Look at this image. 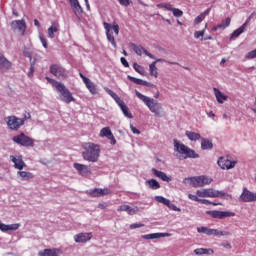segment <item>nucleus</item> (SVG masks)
<instances>
[{
	"label": "nucleus",
	"mask_w": 256,
	"mask_h": 256,
	"mask_svg": "<svg viewBox=\"0 0 256 256\" xmlns=\"http://www.w3.org/2000/svg\"><path fill=\"white\" fill-rule=\"evenodd\" d=\"M72 9H73L75 15H81V13H83V7H81V4L74 6Z\"/></svg>",
	"instance_id": "nucleus-50"
},
{
	"label": "nucleus",
	"mask_w": 256,
	"mask_h": 256,
	"mask_svg": "<svg viewBox=\"0 0 256 256\" xmlns=\"http://www.w3.org/2000/svg\"><path fill=\"white\" fill-rule=\"evenodd\" d=\"M73 167L76 169V171H78V174L81 175V177H87V175H91V169L85 164L74 163Z\"/></svg>",
	"instance_id": "nucleus-19"
},
{
	"label": "nucleus",
	"mask_w": 256,
	"mask_h": 256,
	"mask_svg": "<svg viewBox=\"0 0 256 256\" xmlns=\"http://www.w3.org/2000/svg\"><path fill=\"white\" fill-rule=\"evenodd\" d=\"M50 73L58 79H67V77H69V72L65 68L57 64H53L50 66Z\"/></svg>",
	"instance_id": "nucleus-9"
},
{
	"label": "nucleus",
	"mask_w": 256,
	"mask_h": 256,
	"mask_svg": "<svg viewBox=\"0 0 256 256\" xmlns=\"http://www.w3.org/2000/svg\"><path fill=\"white\" fill-rule=\"evenodd\" d=\"M201 149L202 151L213 149V141L211 139L201 138Z\"/></svg>",
	"instance_id": "nucleus-33"
},
{
	"label": "nucleus",
	"mask_w": 256,
	"mask_h": 256,
	"mask_svg": "<svg viewBox=\"0 0 256 256\" xmlns=\"http://www.w3.org/2000/svg\"><path fill=\"white\" fill-rule=\"evenodd\" d=\"M198 203H202L203 205H209V203H211V201H209L207 199H200Z\"/></svg>",
	"instance_id": "nucleus-64"
},
{
	"label": "nucleus",
	"mask_w": 256,
	"mask_h": 256,
	"mask_svg": "<svg viewBox=\"0 0 256 256\" xmlns=\"http://www.w3.org/2000/svg\"><path fill=\"white\" fill-rule=\"evenodd\" d=\"M151 172L155 177L161 179V181H165L166 183H171L173 179L171 176H168L165 172L157 170L156 168H152Z\"/></svg>",
	"instance_id": "nucleus-22"
},
{
	"label": "nucleus",
	"mask_w": 256,
	"mask_h": 256,
	"mask_svg": "<svg viewBox=\"0 0 256 256\" xmlns=\"http://www.w3.org/2000/svg\"><path fill=\"white\" fill-rule=\"evenodd\" d=\"M10 160L12 163H14V169H18V171H23L25 167H27V164H25V161H23L22 156H10Z\"/></svg>",
	"instance_id": "nucleus-17"
},
{
	"label": "nucleus",
	"mask_w": 256,
	"mask_h": 256,
	"mask_svg": "<svg viewBox=\"0 0 256 256\" xmlns=\"http://www.w3.org/2000/svg\"><path fill=\"white\" fill-rule=\"evenodd\" d=\"M118 107H120L124 117H127L128 119H133V115L129 111V107H127V104H125V102L123 100H121L118 103Z\"/></svg>",
	"instance_id": "nucleus-29"
},
{
	"label": "nucleus",
	"mask_w": 256,
	"mask_h": 256,
	"mask_svg": "<svg viewBox=\"0 0 256 256\" xmlns=\"http://www.w3.org/2000/svg\"><path fill=\"white\" fill-rule=\"evenodd\" d=\"M196 195L198 197H209V198H217L220 197L221 199H233V195L227 194L224 191L215 190L213 188H204L196 191Z\"/></svg>",
	"instance_id": "nucleus-5"
},
{
	"label": "nucleus",
	"mask_w": 256,
	"mask_h": 256,
	"mask_svg": "<svg viewBox=\"0 0 256 256\" xmlns=\"http://www.w3.org/2000/svg\"><path fill=\"white\" fill-rule=\"evenodd\" d=\"M144 87H155L151 82H147L145 80H142V84Z\"/></svg>",
	"instance_id": "nucleus-61"
},
{
	"label": "nucleus",
	"mask_w": 256,
	"mask_h": 256,
	"mask_svg": "<svg viewBox=\"0 0 256 256\" xmlns=\"http://www.w3.org/2000/svg\"><path fill=\"white\" fill-rule=\"evenodd\" d=\"M111 193V190L109 189H101V188H95L89 190V195L91 197H103V195H109Z\"/></svg>",
	"instance_id": "nucleus-24"
},
{
	"label": "nucleus",
	"mask_w": 256,
	"mask_h": 256,
	"mask_svg": "<svg viewBox=\"0 0 256 256\" xmlns=\"http://www.w3.org/2000/svg\"><path fill=\"white\" fill-rule=\"evenodd\" d=\"M101 156V146L93 142H85L82 144V157L84 161L89 163H97Z\"/></svg>",
	"instance_id": "nucleus-1"
},
{
	"label": "nucleus",
	"mask_w": 256,
	"mask_h": 256,
	"mask_svg": "<svg viewBox=\"0 0 256 256\" xmlns=\"http://www.w3.org/2000/svg\"><path fill=\"white\" fill-rule=\"evenodd\" d=\"M104 90L106 91V93H108V95H110V97H112V99H114V101L119 104L121 103V98H119V96L117 95V93H115L113 90L105 87Z\"/></svg>",
	"instance_id": "nucleus-38"
},
{
	"label": "nucleus",
	"mask_w": 256,
	"mask_h": 256,
	"mask_svg": "<svg viewBox=\"0 0 256 256\" xmlns=\"http://www.w3.org/2000/svg\"><path fill=\"white\" fill-rule=\"evenodd\" d=\"M93 234L91 233H79L74 235L75 243H87V241H91Z\"/></svg>",
	"instance_id": "nucleus-23"
},
{
	"label": "nucleus",
	"mask_w": 256,
	"mask_h": 256,
	"mask_svg": "<svg viewBox=\"0 0 256 256\" xmlns=\"http://www.w3.org/2000/svg\"><path fill=\"white\" fill-rule=\"evenodd\" d=\"M174 151L179 153L183 159H199V154L195 150L189 148L187 145L183 144L181 141L174 139Z\"/></svg>",
	"instance_id": "nucleus-3"
},
{
	"label": "nucleus",
	"mask_w": 256,
	"mask_h": 256,
	"mask_svg": "<svg viewBox=\"0 0 256 256\" xmlns=\"http://www.w3.org/2000/svg\"><path fill=\"white\" fill-rule=\"evenodd\" d=\"M70 3V7H72V9H74V7H77V5L79 4V0H68Z\"/></svg>",
	"instance_id": "nucleus-58"
},
{
	"label": "nucleus",
	"mask_w": 256,
	"mask_h": 256,
	"mask_svg": "<svg viewBox=\"0 0 256 256\" xmlns=\"http://www.w3.org/2000/svg\"><path fill=\"white\" fill-rule=\"evenodd\" d=\"M10 27L12 31H19L21 35H25V31L27 30V23L25 20H14L10 23Z\"/></svg>",
	"instance_id": "nucleus-13"
},
{
	"label": "nucleus",
	"mask_w": 256,
	"mask_h": 256,
	"mask_svg": "<svg viewBox=\"0 0 256 256\" xmlns=\"http://www.w3.org/2000/svg\"><path fill=\"white\" fill-rule=\"evenodd\" d=\"M135 95L140 99L141 102L148 107L149 111L155 115V117H163L165 112L163 111V106L161 103H158L157 100L148 97L144 94H141L138 90H135Z\"/></svg>",
	"instance_id": "nucleus-2"
},
{
	"label": "nucleus",
	"mask_w": 256,
	"mask_h": 256,
	"mask_svg": "<svg viewBox=\"0 0 256 256\" xmlns=\"http://www.w3.org/2000/svg\"><path fill=\"white\" fill-rule=\"evenodd\" d=\"M212 235H214V237H226L228 235H231V232L212 229Z\"/></svg>",
	"instance_id": "nucleus-40"
},
{
	"label": "nucleus",
	"mask_w": 256,
	"mask_h": 256,
	"mask_svg": "<svg viewBox=\"0 0 256 256\" xmlns=\"http://www.w3.org/2000/svg\"><path fill=\"white\" fill-rule=\"evenodd\" d=\"M39 39L42 43V46L44 47V49H47V39H45V37H43L42 34L39 35Z\"/></svg>",
	"instance_id": "nucleus-55"
},
{
	"label": "nucleus",
	"mask_w": 256,
	"mask_h": 256,
	"mask_svg": "<svg viewBox=\"0 0 256 256\" xmlns=\"http://www.w3.org/2000/svg\"><path fill=\"white\" fill-rule=\"evenodd\" d=\"M185 135L189 139V141H199L201 139V134L197 132L187 130L185 132Z\"/></svg>",
	"instance_id": "nucleus-35"
},
{
	"label": "nucleus",
	"mask_w": 256,
	"mask_h": 256,
	"mask_svg": "<svg viewBox=\"0 0 256 256\" xmlns=\"http://www.w3.org/2000/svg\"><path fill=\"white\" fill-rule=\"evenodd\" d=\"M127 79H129V81H132V83H135V85H142L143 83V79L135 78L131 75H128Z\"/></svg>",
	"instance_id": "nucleus-45"
},
{
	"label": "nucleus",
	"mask_w": 256,
	"mask_h": 256,
	"mask_svg": "<svg viewBox=\"0 0 256 256\" xmlns=\"http://www.w3.org/2000/svg\"><path fill=\"white\" fill-rule=\"evenodd\" d=\"M195 255H213L215 251L211 248H197L194 250Z\"/></svg>",
	"instance_id": "nucleus-36"
},
{
	"label": "nucleus",
	"mask_w": 256,
	"mask_h": 256,
	"mask_svg": "<svg viewBox=\"0 0 256 256\" xmlns=\"http://www.w3.org/2000/svg\"><path fill=\"white\" fill-rule=\"evenodd\" d=\"M154 63H168V65H179V63L177 62L167 61L163 58H157L156 61H154Z\"/></svg>",
	"instance_id": "nucleus-47"
},
{
	"label": "nucleus",
	"mask_w": 256,
	"mask_h": 256,
	"mask_svg": "<svg viewBox=\"0 0 256 256\" xmlns=\"http://www.w3.org/2000/svg\"><path fill=\"white\" fill-rule=\"evenodd\" d=\"M221 246L225 249H231V243H229V241L222 242Z\"/></svg>",
	"instance_id": "nucleus-60"
},
{
	"label": "nucleus",
	"mask_w": 256,
	"mask_h": 256,
	"mask_svg": "<svg viewBox=\"0 0 256 256\" xmlns=\"http://www.w3.org/2000/svg\"><path fill=\"white\" fill-rule=\"evenodd\" d=\"M203 35H205V29L202 31H196L194 32V37L195 39H199L200 37H203Z\"/></svg>",
	"instance_id": "nucleus-54"
},
{
	"label": "nucleus",
	"mask_w": 256,
	"mask_h": 256,
	"mask_svg": "<svg viewBox=\"0 0 256 256\" xmlns=\"http://www.w3.org/2000/svg\"><path fill=\"white\" fill-rule=\"evenodd\" d=\"M130 47L133 49L134 53H136V55H139L141 57V55H146L147 57H149L150 59H155V56L151 53H149L143 46L141 45H137L135 43H130Z\"/></svg>",
	"instance_id": "nucleus-16"
},
{
	"label": "nucleus",
	"mask_w": 256,
	"mask_h": 256,
	"mask_svg": "<svg viewBox=\"0 0 256 256\" xmlns=\"http://www.w3.org/2000/svg\"><path fill=\"white\" fill-rule=\"evenodd\" d=\"M141 227H145V224L143 223H134L130 225V229H139Z\"/></svg>",
	"instance_id": "nucleus-56"
},
{
	"label": "nucleus",
	"mask_w": 256,
	"mask_h": 256,
	"mask_svg": "<svg viewBox=\"0 0 256 256\" xmlns=\"http://www.w3.org/2000/svg\"><path fill=\"white\" fill-rule=\"evenodd\" d=\"M155 201H157V203H161L162 205H168L169 204V199L163 197V196H155L154 197Z\"/></svg>",
	"instance_id": "nucleus-44"
},
{
	"label": "nucleus",
	"mask_w": 256,
	"mask_h": 256,
	"mask_svg": "<svg viewBox=\"0 0 256 256\" xmlns=\"http://www.w3.org/2000/svg\"><path fill=\"white\" fill-rule=\"evenodd\" d=\"M245 59L251 60L256 59V48L245 55Z\"/></svg>",
	"instance_id": "nucleus-46"
},
{
	"label": "nucleus",
	"mask_w": 256,
	"mask_h": 256,
	"mask_svg": "<svg viewBox=\"0 0 256 256\" xmlns=\"http://www.w3.org/2000/svg\"><path fill=\"white\" fill-rule=\"evenodd\" d=\"M11 67H13V63H11V61H9V59H7L5 55L0 52V71H9Z\"/></svg>",
	"instance_id": "nucleus-21"
},
{
	"label": "nucleus",
	"mask_w": 256,
	"mask_h": 256,
	"mask_svg": "<svg viewBox=\"0 0 256 256\" xmlns=\"http://www.w3.org/2000/svg\"><path fill=\"white\" fill-rule=\"evenodd\" d=\"M133 69L136 71V73H139V75H145V68H143V66L139 65L137 62L133 64Z\"/></svg>",
	"instance_id": "nucleus-42"
},
{
	"label": "nucleus",
	"mask_w": 256,
	"mask_h": 256,
	"mask_svg": "<svg viewBox=\"0 0 256 256\" xmlns=\"http://www.w3.org/2000/svg\"><path fill=\"white\" fill-rule=\"evenodd\" d=\"M212 230L211 228L202 226L197 228L198 233H204V235H212Z\"/></svg>",
	"instance_id": "nucleus-43"
},
{
	"label": "nucleus",
	"mask_w": 256,
	"mask_h": 256,
	"mask_svg": "<svg viewBox=\"0 0 256 256\" xmlns=\"http://www.w3.org/2000/svg\"><path fill=\"white\" fill-rule=\"evenodd\" d=\"M145 185L148 189H152V191H157V189H161V184L156 179L146 180Z\"/></svg>",
	"instance_id": "nucleus-28"
},
{
	"label": "nucleus",
	"mask_w": 256,
	"mask_h": 256,
	"mask_svg": "<svg viewBox=\"0 0 256 256\" xmlns=\"http://www.w3.org/2000/svg\"><path fill=\"white\" fill-rule=\"evenodd\" d=\"M166 207H168V209H171L172 211H181V208L171 203V200H168V204H166Z\"/></svg>",
	"instance_id": "nucleus-48"
},
{
	"label": "nucleus",
	"mask_w": 256,
	"mask_h": 256,
	"mask_svg": "<svg viewBox=\"0 0 256 256\" xmlns=\"http://www.w3.org/2000/svg\"><path fill=\"white\" fill-rule=\"evenodd\" d=\"M205 19V14H200L194 19V24L199 25Z\"/></svg>",
	"instance_id": "nucleus-51"
},
{
	"label": "nucleus",
	"mask_w": 256,
	"mask_h": 256,
	"mask_svg": "<svg viewBox=\"0 0 256 256\" xmlns=\"http://www.w3.org/2000/svg\"><path fill=\"white\" fill-rule=\"evenodd\" d=\"M118 3L122 7H129V5H131V0H118Z\"/></svg>",
	"instance_id": "nucleus-52"
},
{
	"label": "nucleus",
	"mask_w": 256,
	"mask_h": 256,
	"mask_svg": "<svg viewBox=\"0 0 256 256\" xmlns=\"http://www.w3.org/2000/svg\"><path fill=\"white\" fill-rule=\"evenodd\" d=\"M19 229V224H5L3 222H0V231L3 233H7V231H17Z\"/></svg>",
	"instance_id": "nucleus-27"
},
{
	"label": "nucleus",
	"mask_w": 256,
	"mask_h": 256,
	"mask_svg": "<svg viewBox=\"0 0 256 256\" xmlns=\"http://www.w3.org/2000/svg\"><path fill=\"white\" fill-rule=\"evenodd\" d=\"M217 165L225 170V171H229V169H233L235 167V165H237V161H231L228 158L225 157H220L217 161Z\"/></svg>",
	"instance_id": "nucleus-14"
},
{
	"label": "nucleus",
	"mask_w": 256,
	"mask_h": 256,
	"mask_svg": "<svg viewBox=\"0 0 256 256\" xmlns=\"http://www.w3.org/2000/svg\"><path fill=\"white\" fill-rule=\"evenodd\" d=\"M59 31V24L52 23L51 27L48 28V37L55 39V33Z\"/></svg>",
	"instance_id": "nucleus-37"
},
{
	"label": "nucleus",
	"mask_w": 256,
	"mask_h": 256,
	"mask_svg": "<svg viewBox=\"0 0 256 256\" xmlns=\"http://www.w3.org/2000/svg\"><path fill=\"white\" fill-rule=\"evenodd\" d=\"M239 201L241 203H255L256 193L244 187L242 193L239 196Z\"/></svg>",
	"instance_id": "nucleus-10"
},
{
	"label": "nucleus",
	"mask_w": 256,
	"mask_h": 256,
	"mask_svg": "<svg viewBox=\"0 0 256 256\" xmlns=\"http://www.w3.org/2000/svg\"><path fill=\"white\" fill-rule=\"evenodd\" d=\"M83 83L86 85L88 91H90L91 95H99V89L97 88V84L93 83L89 78L85 77L83 73H80Z\"/></svg>",
	"instance_id": "nucleus-12"
},
{
	"label": "nucleus",
	"mask_w": 256,
	"mask_h": 256,
	"mask_svg": "<svg viewBox=\"0 0 256 256\" xmlns=\"http://www.w3.org/2000/svg\"><path fill=\"white\" fill-rule=\"evenodd\" d=\"M103 25H104V29L106 31V36L109 43H111L114 49L117 48V43L115 42V36H113V32H111V29H113L115 35H119V25L115 22H113L112 26L107 22H104Z\"/></svg>",
	"instance_id": "nucleus-6"
},
{
	"label": "nucleus",
	"mask_w": 256,
	"mask_h": 256,
	"mask_svg": "<svg viewBox=\"0 0 256 256\" xmlns=\"http://www.w3.org/2000/svg\"><path fill=\"white\" fill-rule=\"evenodd\" d=\"M149 71H150L151 77H155V79H157V77L159 76V72H157L156 62H152L149 65Z\"/></svg>",
	"instance_id": "nucleus-39"
},
{
	"label": "nucleus",
	"mask_w": 256,
	"mask_h": 256,
	"mask_svg": "<svg viewBox=\"0 0 256 256\" xmlns=\"http://www.w3.org/2000/svg\"><path fill=\"white\" fill-rule=\"evenodd\" d=\"M184 185H191V187H203L200 176L188 177L183 179Z\"/></svg>",
	"instance_id": "nucleus-18"
},
{
	"label": "nucleus",
	"mask_w": 256,
	"mask_h": 256,
	"mask_svg": "<svg viewBox=\"0 0 256 256\" xmlns=\"http://www.w3.org/2000/svg\"><path fill=\"white\" fill-rule=\"evenodd\" d=\"M213 219H227V217H235V212L229 211H219V210H209L206 212Z\"/></svg>",
	"instance_id": "nucleus-11"
},
{
	"label": "nucleus",
	"mask_w": 256,
	"mask_h": 256,
	"mask_svg": "<svg viewBox=\"0 0 256 256\" xmlns=\"http://www.w3.org/2000/svg\"><path fill=\"white\" fill-rule=\"evenodd\" d=\"M120 61H121L123 66L129 67V62H127V59H125V57H121Z\"/></svg>",
	"instance_id": "nucleus-63"
},
{
	"label": "nucleus",
	"mask_w": 256,
	"mask_h": 256,
	"mask_svg": "<svg viewBox=\"0 0 256 256\" xmlns=\"http://www.w3.org/2000/svg\"><path fill=\"white\" fill-rule=\"evenodd\" d=\"M200 181L202 183V187H205V185H211V183H213V178H211L207 175H201Z\"/></svg>",
	"instance_id": "nucleus-41"
},
{
	"label": "nucleus",
	"mask_w": 256,
	"mask_h": 256,
	"mask_svg": "<svg viewBox=\"0 0 256 256\" xmlns=\"http://www.w3.org/2000/svg\"><path fill=\"white\" fill-rule=\"evenodd\" d=\"M34 72H35V64H31L30 70L28 72V77H33Z\"/></svg>",
	"instance_id": "nucleus-59"
},
{
	"label": "nucleus",
	"mask_w": 256,
	"mask_h": 256,
	"mask_svg": "<svg viewBox=\"0 0 256 256\" xmlns=\"http://www.w3.org/2000/svg\"><path fill=\"white\" fill-rule=\"evenodd\" d=\"M213 91L218 103L223 104L227 101V95L223 94L218 88H213Z\"/></svg>",
	"instance_id": "nucleus-31"
},
{
	"label": "nucleus",
	"mask_w": 256,
	"mask_h": 256,
	"mask_svg": "<svg viewBox=\"0 0 256 256\" xmlns=\"http://www.w3.org/2000/svg\"><path fill=\"white\" fill-rule=\"evenodd\" d=\"M231 25V18H226L224 21H222V23L220 24V27H222V29H227V27H229Z\"/></svg>",
	"instance_id": "nucleus-49"
},
{
	"label": "nucleus",
	"mask_w": 256,
	"mask_h": 256,
	"mask_svg": "<svg viewBox=\"0 0 256 256\" xmlns=\"http://www.w3.org/2000/svg\"><path fill=\"white\" fill-rule=\"evenodd\" d=\"M17 177H19L21 181H31L35 176L31 172L20 170L17 172Z\"/></svg>",
	"instance_id": "nucleus-32"
},
{
	"label": "nucleus",
	"mask_w": 256,
	"mask_h": 256,
	"mask_svg": "<svg viewBox=\"0 0 256 256\" xmlns=\"http://www.w3.org/2000/svg\"><path fill=\"white\" fill-rule=\"evenodd\" d=\"M46 81L48 83H51L53 87L57 89V92L61 95V101H64V103H71L72 101H75V98H73V94L65 87V84L61 82H57L54 79H51L49 77H46Z\"/></svg>",
	"instance_id": "nucleus-4"
},
{
	"label": "nucleus",
	"mask_w": 256,
	"mask_h": 256,
	"mask_svg": "<svg viewBox=\"0 0 256 256\" xmlns=\"http://www.w3.org/2000/svg\"><path fill=\"white\" fill-rule=\"evenodd\" d=\"M246 30H247V24H242L239 28L233 31V33L230 36V41L231 39H234L239 37L240 35H243V33H245Z\"/></svg>",
	"instance_id": "nucleus-34"
},
{
	"label": "nucleus",
	"mask_w": 256,
	"mask_h": 256,
	"mask_svg": "<svg viewBox=\"0 0 256 256\" xmlns=\"http://www.w3.org/2000/svg\"><path fill=\"white\" fill-rule=\"evenodd\" d=\"M162 237H171V233L160 232V233H151V234L142 235V239H146V240H149V239H161Z\"/></svg>",
	"instance_id": "nucleus-25"
},
{
	"label": "nucleus",
	"mask_w": 256,
	"mask_h": 256,
	"mask_svg": "<svg viewBox=\"0 0 256 256\" xmlns=\"http://www.w3.org/2000/svg\"><path fill=\"white\" fill-rule=\"evenodd\" d=\"M23 121V125H25V121L31 119V113L25 112L23 118H20Z\"/></svg>",
	"instance_id": "nucleus-53"
},
{
	"label": "nucleus",
	"mask_w": 256,
	"mask_h": 256,
	"mask_svg": "<svg viewBox=\"0 0 256 256\" xmlns=\"http://www.w3.org/2000/svg\"><path fill=\"white\" fill-rule=\"evenodd\" d=\"M12 141L22 147H33L35 144V141L31 137L25 135V133H20L19 135L14 136Z\"/></svg>",
	"instance_id": "nucleus-8"
},
{
	"label": "nucleus",
	"mask_w": 256,
	"mask_h": 256,
	"mask_svg": "<svg viewBox=\"0 0 256 256\" xmlns=\"http://www.w3.org/2000/svg\"><path fill=\"white\" fill-rule=\"evenodd\" d=\"M4 121L10 131H19L23 127V120L15 115L5 117Z\"/></svg>",
	"instance_id": "nucleus-7"
},
{
	"label": "nucleus",
	"mask_w": 256,
	"mask_h": 256,
	"mask_svg": "<svg viewBox=\"0 0 256 256\" xmlns=\"http://www.w3.org/2000/svg\"><path fill=\"white\" fill-rule=\"evenodd\" d=\"M188 199H190L191 201H196L197 203H199L200 198L197 196V194H188Z\"/></svg>",
	"instance_id": "nucleus-57"
},
{
	"label": "nucleus",
	"mask_w": 256,
	"mask_h": 256,
	"mask_svg": "<svg viewBox=\"0 0 256 256\" xmlns=\"http://www.w3.org/2000/svg\"><path fill=\"white\" fill-rule=\"evenodd\" d=\"M130 129L132 131V133H134V135H139L141 132L135 128L133 125H130Z\"/></svg>",
	"instance_id": "nucleus-62"
},
{
	"label": "nucleus",
	"mask_w": 256,
	"mask_h": 256,
	"mask_svg": "<svg viewBox=\"0 0 256 256\" xmlns=\"http://www.w3.org/2000/svg\"><path fill=\"white\" fill-rule=\"evenodd\" d=\"M117 211H125L128 215H135L139 211V208L137 206L131 208V206L124 204L118 206Z\"/></svg>",
	"instance_id": "nucleus-26"
},
{
	"label": "nucleus",
	"mask_w": 256,
	"mask_h": 256,
	"mask_svg": "<svg viewBox=\"0 0 256 256\" xmlns=\"http://www.w3.org/2000/svg\"><path fill=\"white\" fill-rule=\"evenodd\" d=\"M100 137H107L112 145L117 144V140L115 139V136H113V132H111V128L104 127L100 130Z\"/></svg>",
	"instance_id": "nucleus-20"
},
{
	"label": "nucleus",
	"mask_w": 256,
	"mask_h": 256,
	"mask_svg": "<svg viewBox=\"0 0 256 256\" xmlns=\"http://www.w3.org/2000/svg\"><path fill=\"white\" fill-rule=\"evenodd\" d=\"M158 9H166V11H171L174 17H183V12L178 8H173L170 3H160L157 4Z\"/></svg>",
	"instance_id": "nucleus-15"
},
{
	"label": "nucleus",
	"mask_w": 256,
	"mask_h": 256,
	"mask_svg": "<svg viewBox=\"0 0 256 256\" xmlns=\"http://www.w3.org/2000/svg\"><path fill=\"white\" fill-rule=\"evenodd\" d=\"M61 250L59 249H44L38 253V256H59Z\"/></svg>",
	"instance_id": "nucleus-30"
}]
</instances>
